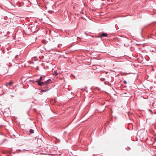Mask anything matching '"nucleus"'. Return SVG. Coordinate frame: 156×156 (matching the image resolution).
<instances>
[{
	"label": "nucleus",
	"mask_w": 156,
	"mask_h": 156,
	"mask_svg": "<svg viewBox=\"0 0 156 156\" xmlns=\"http://www.w3.org/2000/svg\"><path fill=\"white\" fill-rule=\"evenodd\" d=\"M129 149H130V147L129 148Z\"/></svg>",
	"instance_id": "obj_29"
},
{
	"label": "nucleus",
	"mask_w": 156,
	"mask_h": 156,
	"mask_svg": "<svg viewBox=\"0 0 156 156\" xmlns=\"http://www.w3.org/2000/svg\"><path fill=\"white\" fill-rule=\"evenodd\" d=\"M96 37H97V38H102L101 37V35L99 36H97Z\"/></svg>",
	"instance_id": "obj_15"
},
{
	"label": "nucleus",
	"mask_w": 156,
	"mask_h": 156,
	"mask_svg": "<svg viewBox=\"0 0 156 156\" xmlns=\"http://www.w3.org/2000/svg\"><path fill=\"white\" fill-rule=\"evenodd\" d=\"M31 82H32L33 83H34V80H31Z\"/></svg>",
	"instance_id": "obj_16"
},
{
	"label": "nucleus",
	"mask_w": 156,
	"mask_h": 156,
	"mask_svg": "<svg viewBox=\"0 0 156 156\" xmlns=\"http://www.w3.org/2000/svg\"><path fill=\"white\" fill-rule=\"evenodd\" d=\"M72 76H73V77H74V78H75V76H74L73 75V74H72Z\"/></svg>",
	"instance_id": "obj_22"
},
{
	"label": "nucleus",
	"mask_w": 156,
	"mask_h": 156,
	"mask_svg": "<svg viewBox=\"0 0 156 156\" xmlns=\"http://www.w3.org/2000/svg\"><path fill=\"white\" fill-rule=\"evenodd\" d=\"M38 85L40 86H42L45 85V82L44 81L41 82V81L40 82H39L38 83Z\"/></svg>",
	"instance_id": "obj_3"
},
{
	"label": "nucleus",
	"mask_w": 156,
	"mask_h": 156,
	"mask_svg": "<svg viewBox=\"0 0 156 156\" xmlns=\"http://www.w3.org/2000/svg\"><path fill=\"white\" fill-rule=\"evenodd\" d=\"M41 81L39 80V79H37L35 81V82L37 83H39V82H40Z\"/></svg>",
	"instance_id": "obj_9"
},
{
	"label": "nucleus",
	"mask_w": 156,
	"mask_h": 156,
	"mask_svg": "<svg viewBox=\"0 0 156 156\" xmlns=\"http://www.w3.org/2000/svg\"><path fill=\"white\" fill-rule=\"evenodd\" d=\"M39 79V80L41 81L42 79H43V78H42V77L41 76L40 77Z\"/></svg>",
	"instance_id": "obj_13"
},
{
	"label": "nucleus",
	"mask_w": 156,
	"mask_h": 156,
	"mask_svg": "<svg viewBox=\"0 0 156 156\" xmlns=\"http://www.w3.org/2000/svg\"><path fill=\"white\" fill-rule=\"evenodd\" d=\"M7 140V139H3L2 141V143H3L4 142H5L6 140Z\"/></svg>",
	"instance_id": "obj_12"
},
{
	"label": "nucleus",
	"mask_w": 156,
	"mask_h": 156,
	"mask_svg": "<svg viewBox=\"0 0 156 156\" xmlns=\"http://www.w3.org/2000/svg\"><path fill=\"white\" fill-rule=\"evenodd\" d=\"M49 90V89H45L44 90H41V91L42 92H44L48 91Z\"/></svg>",
	"instance_id": "obj_7"
},
{
	"label": "nucleus",
	"mask_w": 156,
	"mask_h": 156,
	"mask_svg": "<svg viewBox=\"0 0 156 156\" xmlns=\"http://www.w3.org/2000/svg\"><path fill=\"white\" fill-rule=\"evenodd\" d=\"M81 90H85V89L83 88H82Z\"/></svg>",
	"instance_id": "obj_17"
},
{
	"label": "nucleus",
	"mask_w": 156,
	"mask_h": 156,
	"mask_svg": "<svg viewBox=\"0 0 156 156\" xmlns=\"http://www.w3.org/2000/svg\"><path fill=\"white\" fill-rule=\"evenodd\" d=\"M51 81V80L49 79L44 81L45 83V87H47L48 85L50 83V81Z\"/></svg>",
	"instance_id": "obj_1"
},
{
	"label": "nucleus",
	"mask_w": 156,
	"mask_h": 156,
	"mask_svg": "<svg viewBox=\"0 0 156 156\" xmlns=\"http://www.w3.org/2000/svg\"><path fill=\"white\" fill-rule=\"evenodd\" d=\"M104 83L105 85H108L109 86L112 87L111 84L108 82L105 81L104 82Z\"/></svg>",
	"instance_id": "obj_4"
},
{
	"label": "nucleus",
	"mask_w": 156,
	"mask_h": 156,
	"mask_svg": "<svg viewBox=\"0 0 156 156\" xmlns=\"http://www.w3.org/2000/svg\"><path fill=\"white\" fill-rule=\"evenodd\" d=\"M34 132V130L33 129H30L29 130V133L30 134H32V133H33Z\"/></svg>",
	"instance_id": "obj_6"
},
{
	"label": "nucleus",
	"mask_w": 156,
	"mask_h": 156,
	"mask_svg": "<svg viewBox=\"0 0 156 156\" xmlns=\"http://www.w3.org/2000/svg\"><path fill=\"white\" fill-rule=\"evenodd\" d=\"M155 142H156V139H155Z\"/></svg>",
	"instance_id": "obj_26"
},
{
	"label": "nucleus",
	"mask_w": 156,
	"mask_h": 156,
	"mask_svg": "<svg viewBox=\"0 0 156 156\" xmlns=\"http://www.w3.org/2000/svg\"><path fill=\"white\" fill-rule=\"evenodd\" d=\"M108 36V34L106 33H105L104 32H102V33L101 34V37H107Z\"/></svg>",
	"instance_id": "obj_2"
},
{
	"label": "nucleus",
	"mask_w": 156,
	"mask_h": 156,
	"mask_svg": "<svg viewBox=\"0 0 156 156\" xmlns=\"http://www.w3.org/2000/svg\"><path fill=\"white\" fill-rule=\"evenodd\" d=\"M27 0L28 1V2L30 3L29 0Z\"/></svg>",
	"instance_id": "obj_25"
},
{
	"label": "nucleus",
	"mask_w": 156,
	"mask_h": 156,
	"mask_svg": "<svg viewBox=\"0 0 156 156\" xmlns=\"http://www.w3.org/2000/svg\"><path fill=\"white\" fill-rule=\"evenodd\" d=\"M50 11H48V12H50Z\"/></svg>",
	"instance_id": "obj_30"
},
{
	"label": "nucleus",
	"mask_w": 156,
	"mask_h": 156,
	"mask_svg": "<svg viewBox=\"0 0 156 156\" xmlns=\"http://www.w3.org/2000/svg\"><path fill=\"white\" fill-rule=\"evenodd\" d=\"M131 73H127V74H131Z\"/></svg>",
	"instance_id": "obj_24"
},
{
	"label": "nucleus",
	"mask_w": 156,
	"mask_h": 156,
	"mask_svg": "<svg viewBox=\"0 0 156 156\" xmlns=\"http://www.w3.org/2000/svg\"><path fill=\"white\" fill-rule=\"evenodd\" d=\"M148 110L149 111V112H151V114L152 115H153V114L154 113L153 112H152V110H151V109H148Z\"/></svg>",
	"instance_id": "obj_11"
},
{
	"label": "nucleus",
	"mask_w": 156,
	"mask_h": 156,
	"mask_svg": "<svg viewBox=\"0 0 156 156\" xmlns=\"http://www.w3.org/2000/svg\"><path fill=\"white\" fill-rule=\"evenodd\" d=\"M152 70H153V71H154V69H153H153H152Z\"/></svg>",
	"instance_id": "obj_27"
},
{
	"label": "nucleus",
	"mask_w": 156,
	"mask_h": 156,
	"mask_svg": "<svg viewBox=\"0 0 156 156\" xmlns=\"http://www.w3.org/2000/svg\"><path fill=\"white\" fill-rule=\"evenodd\" d=\"M155 78H156V76H155Z\"/></svg>",
	"instance_id": "obj_28"
},
{
	"label": "nucleus",
	"mask_w": 156,
	"mask_h": 156,
	"mask_svg": "<svg viewBox=\"0 0 156 156\" xmlns=\"http://www.w3.org/2000/svg\"><path fill=\"white\" fill-rule=\"evenodd\" d=\"M37 70H38V66H37Z\"/></svg>",
	"instance_id": "obj_18"
},
{
	"label": "nucleus",
	"mask_w": 156,
	"mask_h": 156,
	"mask_svg": "<svg viewBox=\"0 0 156 156\" xmlns=\"http://www.w3.org/2000/svg\"><path fill=\"white\" fill-rule=\"evenodd\" d=\"M123 83H124L125 84H126L127 83V82L126 81V80H125L123 81Z\"/></svg>",
	"instance_id": "obj_14"
},
{
	"label": "nucleus",
	"mask_w": 156,
	"mask_h": 156,
	"mask_svg": "<svg viewBox=\"0 0 156 156\" xmlns=\"http://www.w3.org/2000/svg\"><path fill=\"white\" fill-rule=\"evenodd\" d=\"M126 149H127V148H126Z\"/></svg>",
	"instance_id": "obj_31"
},
{
	"label": "nucleus",
	"mask_w": 156,
	"mask_h": 156,
	"mask_svg": "<svg viewBox=\"0 0 156 156\" xmlns=\"http://www.w3.org/2000/svg\"><path fill=\"white\" fill-rule=\"evenodd\" d=\"M12 83H13V82L12 81H10L9 82L7 83L6 84H7V85H9V86H10L11 85V84Z\"/></svg>",
	"instance_id": "obj_5"
},
{
	"label": "nucleus",
	"mask_w": 156,
	"mask_h": 156,
	"mask_svg": "<svg viewBox=\"0 0 156 156\" xmlns=\"http://www.w3.org/2000/svg\"><path fill=\"white\" fill-rule=\"evenodd\" d=\"M43 76L44 77H45L46 76V75H43Z\"/></svg>",
	"instance_id": "obj_20"
},
{
	"label": "nucleus",
	"mask_w": 156,
	"mask_h": 156,
	"mask_svg": "<svg viewBox=\"0 0 156 156\" xmlns=\"http://www.w3.org/2000/svg\"><path fill=\"white\" fill-rule=\"evenodd\" d=\"M0 134L1 135H3L0 132Z\"/></svg>",
	"instance_id": "obj_21"
},
{
	"label": "nucleus",
	"mask_w": 156,
	"mask_h": 156,
	"mask_svg": "<svg viewBox=\"0 0 156 156\" xmlns=\"http://www.w3.org/2000/svg\"><path fill=\"white\" fill-rule=\"evenodd\" d=\"M58 74V73H57V72L56 70L55 71H54V73H53V75H57Z\"/></svg>",
	"instance_id": "obj_8"
},
{
	"label": "nucleus",
	"mask_w": 156,
	"mask_h": 156,
	"mask_svg": "<svg viewBox=\"0 0 156 156\" xmlns=\"http://www.w3.org/2000/svg\"><path fill=\"white\" fill-rule=\"evenodd\" d=\"M82 19H85V20H86V19L84 18V17H82Z\"/></svg>",
	"instance_id": "obj_19"
},
{
	"label": "nucleus",
	"mask_w": 156,
	"mask_h": 156,
	"mask_svg": "<svg viewBox=\"0 0 156 156\" xmlns=\"http://www.w3.org/2000/svg\"><path fill=\"white\" fill-rule=\"evenodd\" d=\"M100 80L101 81H104L105 80V78H101L100 79Z\"/></svg>",
	"instance_id": "obj_10"
},
{
	"label": "nucleus",
	"mask_w": 156,
	"mask_h": 156,
	"mask_svg": "<svg viewBox=\"0 0 156 156\" xmlns=\"http://www.w3.org/2000/svg\"><path fill=\"white\" fill-rule=\"evenodd\" d=\"M154 104H155L154 103H153V105H152V106H154Z\"/></svg>",
	"instance_id": "obj_23"
}]
</instances>
